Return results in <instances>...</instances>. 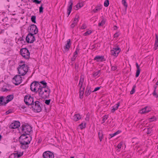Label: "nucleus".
I'll list each match as a JSON object with an SVG mask.
<instances>
[{"label": "nucleus", "mask_w": 158, "mask_h": 158, "mask_svg": "<svg viewBox=\"0 0 158 158\" xmlns=\"http://www.w3.org/2000/svg\"><path fill=\"white\" fill-rule=\"evenodd\" d=\"M31 140V137L30 135L22 134L20 136L19 141L21 145V148L23 149H26L28 147L29 144Z\"/></svg>", "instance_id": "1"}, {"label": "nucleus", "mask_w": 158, "mask_h": 158, "mask_svg": "<svg viewBox=\"0 0 158 158\" xmlns=\"http://www.w3.org/2000/svg\"><path fill=\"white\" fill-rule=\"evenodd\" d=\"M29 67L27 65L23 64L22 65H19L17 69L18 73L20 75H17L15 76L12 79H21L22 77L21 76L24 75L28 71Z\"/></svg>", "instance_id": "2"}, {"label": "nucleus", "mask_w": 158, "mask_h": 158, "mask_svg": "<svg viewBox=\"0 0 158 158\" xmlns=\"http://www.w3.org/2000/svg\"><path fill=\"white\" fill-rule=\"evenodd\" d=\"M50 90L48 88H41L38 93L39 96L43 98H49Z\"/></svg>", "instance_id": "3"}, {"label": "nucleus", "mask_w": 158, "mask_h": 158, "mask_svg": "<svg viewBox=\"0 0 158 158\" xmlns=\"http://www.w3.org/2000/svg\"><path fill=\"white\" fill-rule=\"evenodd\" d=\"M20 128L22 134L29 135L30 132L32 131L31 127L28 124H23Z\"/></svg>", "instance_id": "4"}, {"label": "nucleus", "mask_w": 158, "mask_h": 158, "mask_svg": "<svg viewBox=\"0 0 158 158\" xmlns=\"http://www.w3.org/2000/svg\"><path fill=\"white\" fill-rule=\"evenodd\" d=\"M30 88L31 90L35 92H39L41 86L39 81H34L31 84Z\"/></svg>", "instance_id": "5"}, {"label": "nucleus", "mask_w": 158, "mask_h": 158, "mask_svg": "<svg viewBox=\"0 0 158 158\" xmlns=\"http://www.w3.org/2000/svg\"><path fill=\"white\" fill-rule=\"evenodd\" d=\"M20 53L22 56L26 59H29L30 57V52L28 49L26 48H21Z\"/></svg>", "instance_id": "6"}, {"label": "nucleus", "mask_w": 158, "mask_h": 158, "mask_svg": "<svg viewBox=\"0 0 158 158\" xmlns=\"http://www.w3.org/2000/svg\"><path fill=\"white\" fill-rule=\"evenodd\" d=\"M24 101L26 105L28 106H32L34 103L33 97L29 95H26L25 96L24 98Z\"/></svg>", "instance_id": "7"}, {"label": "nucleus", "mask_w": 158, "mask_h": 158, "mask_svg": "<svg viewBox=\"0 0 158 158\" xmlns=\"http://www.w3.org/2000/svg\"><path fill=\"white\" fill-rule=\"evenodd\" d=\"M28 31L29 33L35 35L38 31V29L36 25L32 24L28 27Z\"/></svg>", "instance_id": "8"}, {"label": "nucleus", "mask_w": 158, "mask_h": 158, "mask_svg": "<svg viewBox=\"0 0 158 158\" xmlns=\"http://www.w3.org/2000/svg\"><path fill=\"white\" fill-rule=\"evenodd\" d=\"M41 103L39 101H36L35 102V104L32 106V107L34 109V111L36 112H39L41 111V108L40 106Z\"/></svg>", "instance_id": "9"}, {"label": "nucleus", "mask_w": 158, "mask_h": 158, "mask_svg": "<svg viewBox=\"0 0 158 158\" xmlns=\"http://www.w3.org/2000/svg\"><path fill=\"white\" fill-rule=\"evenodd\" d=\"M34 34L29 33L27 35L26 40L28 43H32L35 40V38L34 36Z\"/></svg>", "instance_id": "10"}, {"label": "nucleus", "mask_w": 158, "mask_h": 158, "mask_svg": "<svg viewBox=\"0 0 158 158\" xmlns=\"http://www.w3.org/2000/svg\"><path fill=\"white\" fill-rule=\"evenodd\" d=\"M121 51L120 48L118 47L113 48V49L110 50V54L115 56H117Z\"/></svg>", "instance_id": "11"}, {"label": "nucleus", "mask_w": 158, "mask_h": 158, "mask_svg": "<svg viewBox=\"0 0 158 158\" xmlns=\"http://www.w3.org/2000/svg\"><path fill=\"white\" fill-rule=\"evenodd\" d=\"M44 158H54L53 154L49 151H47L44 152L43 154Z\"/></svg>", "instance_id": "12"}, {"label": "nucleus", "mask_w": 158, "mask_h": 158, "mask_svg": "<svg viewBox=\"0 0 158 158\" xmlns=\"http://www.w3.org/2000/svg\"><path fill=\"white\" fill-rule=\"evenodd\" d=\"M20 125V123L18 121H15L10 126V128L11 129H16L19 127Z\"/></svg>", "instance_id": "13"}, {"label": "nucleus", "mask_w": 158, "mask_h": 158, "mask_svg": "<svg viewBox=\"0 0 158 158\" xmlns=\"http://www.w3.org/2000/svg\"><path fill=\"white\" fill-rule=\"evenodd\" d=\"M71 45V43L70 39H68L67 41V43L64 47V48L66 51L69 50Z\"/></svg>", "instance_id": "14"}, {"label": "nucleus", "mask_w": 158, "mask_h": 158, "mask_svg": "<svg viewBox=\"0 0 158 158\" xmlns=\"http://www.w3.org/2000/svg\"><path fill=\"white\" fill-rule=\"evenodd\" d=\"M94 60H96L97 62H102L105 61V59H104V57L103 56H97L94 58Z\"/></svg>", "instance_id": "15"}, {"label": "nucleus", "mask_w": 158, "mask_h": 158, "mask_svg": "<svg viewBox=\"0 0 158 158\" xmlns=\"http://www.w3.org/2000/svg\"><path fill=\"white\" fill-rule=\"evenodd\" d=\"M69 6L68 7V8L67 9V11H68V16L70 15L72 9V5L73 4V2L72 0H70L69 2Z\"/></svg>", "instance_id": "16"}, {"label": "nucleus", "mask_w": 158, "mask_h": 158, "mask_svg": "<svg viewBox=\"0 0 158 158\" xmlns=\"http://www.w3.org/2000/svg\"><path fill=\"white\" fill-rule=\"evenodd\" d=\"M6 104V101L4 100V98L3 96L0 97V106H5Z\"/></svg>", "instance_id": "17"}, {"label": "nucleus", "mask_w": 158, "mask_h": 158, "mask_svg": "<svg viewBox=\"0 0 158 158\" xmlns=\"http://www.w3.org/2000/svg\"><path fill=\"white\" fill-rule=\"evenodd\" d=\"M148 107H145L144 108L142 109L141 110L140 113L141 114H143L145 113H148L150 111V110H148Z\"/></svg>", "instance_id": "18"}, {"label": "nucleus", "mask_w": 158, "mask_h": 158, "mask_svg": "<svg viewBox=\"0 0 158 158\" xmlns=\"http://www.w3.org/2000/svg\"><path fill=\"white\" fill-rule=\"evenodd\" d=\"M14 96L13 95H8L6 97V104L8 103L9 102L11 101L13 98Z\"/></svg>", "instance_id": "19"}, {"label": "nucleus", "mask_w": 158, "mask_h": 158, "mask_svg": "<svg viewBox=\"0 0 158 158\" xmlns=\"http://www.w3.org/2000/svg\"><path fill=\"white\" fill-rule=\"evenodd\" d=\"M135 64H136V67L137 69L136 73V75H135V77H137L139 76V74H140V69H139V65L138 63L137 62H136V63Z\"/></svg>", "instance_id": "20"}, {"label": "nucleus", "mask_w": 158, "mask_h": 158, "mask_svg": "<svg viewBox=\"0 0 158 158\" xmlns=\"http://www.w3.org/2000/svg\"><path fill=\"white\" fill-rule=\"evenodd\" d=\"M22 80H12V82L16 85H18L22 82Z\"/></svg>", "instance_id": "21"}, {"label": "nucleus", "mask_w": 158, "mask_h": 158, "mask_svg": "<svg viewBox=\"0 0 158 158\" xmlns=\"http://www.w3.org/2000/svg\"><path fill=\"white\" fill-rule=\"evenodd\" d=\"M91 92V90L90 89V87L89 86H88L86 88V90L85 93V95L86 96H88L90 95Z\"/></svg>", "instance_id": "22"}, {"label": "nucleus", "mask_w": 158, "mask_h": 158, "mask_svg": "<svg viewBox=\"0 0 158 158\" xmlns=\"http://www.w3.org/2000/svg\"><path fill=\"white\" fill-rule=\"evenodd\" d=\"M81 116L79 114H75L73 116V119L75 121H77L81 118Z\"/></svg>", "instance_id": "23"}, {"label": "nucleus", "mask_w": 158, "mask_h": 158, "mask_svg": "<svg viewBox=\"0 0 158 158\" xmlns=\"http://www.w3.org/2000/svg\"><path fill=\"white\" fill-rule=\"evenodd\" d=\"M156 40L155 41V47H154V48L155 50H156L157 48V47H158V35L156 34Z\"/></svg>", "instance_id": "24"}, {"label": "nucleus", "mask_w": 158, "mask_h": 158, "mask_svg": "<svg viewBox=\"0 0 158 158\" xmlns=\"http://www.w3.org/2000/svg\"><path fill=\"white\" fill-rule=\"evenodd\" d=\"M98 137L100 139V141L101 142L102 139H103V134L102 132L101 131H99L98 132Z\"/></svg>", "instance_id": "25"}, {"label": "nucleus", "mask_w": 158, "mask_h": 158, "mask_svg": "<svg viewBox=\"0 0 158 158\" xmlns=\"http://www.w3.org/2000/svg\"><path fill=\"white\" fill-rule=\"evenodd\" d=\"M84 82V80H80L78 84L79 87L80 88H82L83 86L85 87V84L84 83L83 84Z\"/></svg>", "instance_id": "26"}, {"label": "nucleus", "mask_w": 158, "mask_h": 158, "mask_svg": "<svg viewBox=\"0 0 158 158\" xmlns=\"http://www.w3.org/2000/svg\"><path fill=\"white\" fill-rule=\"evenodd\" d=\"M40 83L43 85V86H41V88H47V84L44 81H40Z\"/></svg>", "instance_id": "27"}, {"label": "nucleus", "mask_w": 158, "mask_h": 158, "mask_svg": "<svg viewBox=\"0 0 158 158\" xmlns=\"http://www.w3.org/2000/svg\"><path fill=\"white\" fill-rule=\"evenodd\" d=\"M102 8L101 6H97L93 10V11L94 13H96L97 11L100 10Z\"/></svg>", "instance_id": "28"}, {"label": "nucleus", "mask_w": 158, "mask_h": 158, "mask_svg": "<svg viewBox=\"0 0 158 158\" xmlns=\"http://www.w3.org/2000/svg\"><path fill=\"white\" fill-rule=\"evenodd\" d=\"M121 131L120 130H118L116 132H115L114 134H110V138H112V137H114V136L119 134L120 133H121Z\"/></svg>", "instance_id": "29"}, {"label": "nucleus", "mask_w": 158, "mask_h": 158, "mask_svg": "<svg viewBox=\"0 0 158 158\" xmlns=\"http://www.w3.org/2000/svg\"><path fill=\"white\" fill-rule=\"evenodd\" d=\"M100 72H101L100 70H99L96 72H95L93 74V75L94 77H96L97 76H98V77L99 76L100 74Z\"/></svg>", "instance_id": "30"}, {"label": "nucleus", "mask_w": 158, "mask_h": 158, "mask_svg": "<svg viewBox=\"0 0 158 158\" xmlns=\"http://www.w3.org/2000/svg\"><path fill=\"white\" fill-rule=\"evenodd\" d=\"M122 3L123 5L125 6V10H127V4L126 2V0H122Z\"/></svg>", "instance_id": "31"}, {"label": "nucleus", "mask_w": 158, "mask_h": 158, "mask_svg": "<svg viewBox=\"0 0 158 158\" xmlns=\"http://www.w3.org/2000/svg\"><path fill=\"white\" fill-rule=\"evenodd\" d=\"M31 20L33 23H36V16L35 15H32L31 16Z\"/></svg>", "instance_id": "32"}, {"label": "nucleus", "mask_w": 158, "mask_h": 158, "mask_svg": "<svg viewBox=\"0 0 158 158\" xmlns=\"http://www.w3.org/2000/svg\"><path fill=\"white\" fill-rule=\"evenodd\" d=\"M79 50H80V49L79 48V47H78V46H77V48L76 49V51L74 53L73 55H74V56H76L77 55V54H78V52H79Z\"/></svg>", "instance_id": "33"}, {"label": "nucleus", "mask_w": 158, "mask_h": 158, "mask_svg": "<svg viewBox=\"0 0 158 158\" xmlns=\"http://www.w3.org/2000/svg\"><path fill=\"white\" fill-rule=\"evenodd\" d=\"M44 6L43 4H41V6L39 7V12L40 13H43V12L44 7L43 6Z\"/></svg>", "instance_id": "34"}, {"label": "nucleus", "mask_w": 158, "mask_h": 158, "mask_svg": "<svg viewBox=\"0 0 158 158\" xmlns=\"http://www.w3.org/2000/svg\"><path fill=\"white\" fill-rule=\"evenodd\" d=\"M85 123L83 124V123H82L79 125V127L81 129H82L85 127Z\"/></svg>", "instance_id": "35"}, {"label": "nucleus", "mask_w": 158, "mask_h": 158, "mask_svg": "<svg viewBox=\"0 0 158 158\" xmlns=\"http://www.w3.org/2000/svg\"><path fill=\"white\" fill-rule=\"evenodd\" d=\"M105 24V21L103 19L100 23H99L98 24V26L100 27L103 26Z\"/></svg>", "instance_id": "36"}, {"label": "nucleus", "mask_w": 158, "mask_h": 158, "mask_svg": "<svg viewBox=\"0 0 158 158\" xmlns=\"http://www.w3.org/2000/svg\"><path fill=\"white\" fill-rule=\"evenodd\" d=\"M109 4V0H106L104 2V6L105 7H107Z\"/></svg>", "instance_id": "37"}, {"label": "nucleus", "mask_w": 158, "mask_h": 158, "mask_svg": "<svg viewBox=\"0 0 158 158\" xmlns=\"http://www.w3.org/2000/svg\"><path fill=\"white\" fill-rule=\"evenodd\" d=\"M108 117V115H104L103 117H102V120L103 121V123H104L106 121V120L107 119Z\"/></svg>", "instance_id": "38"}, {"label": "nucleus", "mask_w": 158, "mask_h": 158, "mask_svg": "<svg viewBox=\"0 0 158 158\" xmlns=\"http://www.w3.org/2000/svg\"><path fill=\"white\" fill-rule=\"evenodd\" d=\"M136 87L135 85H134L132 88V90L130 92V94H133L135 92V88Z\"/></svg>", "instance_id": "39"}, {"label": "nucleus", "mask_w": 158, "mask_h": 158, "mask_svg": "<svg viewBox=\"0 0 158 158\" xmlns=\"http://www.w3.org/2000/svg\"><path fill=\"white\" fill-rule=\"evenodd\" d=\"M122 144L121 143H119L117 146V148L118 149H117V151L118 152L120 151V149L122 147Z\"/></svg>", "instance_id": "40"}, {"label": "nucleus", "mask_w": 158, "mask_h": 158, "mask_svg": "<svg viewBox=\"0 0 158 158\" xmlns=\"http://www.w3.org/2000/svg\"><path fill=\"white\" fill-rule=\"evenodd\" d=\"M92 33V31L91 30L87 31L85 32L84 33V35L85 36H86L88 35H90Z\"/></svg>", "instance_id": "41"}, {"label": "nucleus", "mask_w": 158, "mask_h": 158, "mask_svg": "<svg viewBox=\"0 0 158 158\" xmlns=\"http://www.w3.org/2000/svg\"><path fill=\"white\" fill-rule=\"evenodd\" d=\"M152 94L156 98L158 97V94L156 93V90H154L153 92L152 93Z\"/></svg>", "instance_id": "42"}, {"label": "nucleus", "mask_w": 158, "mask_h": 158, "mask_svg": "<svg viewBox=\"0 0 158 158\" xmlns=\"http://www.w3.org/2000/svg\"><path fill=\"white\" fill-rule=\"evenodd\" d=\"M32 1L33 2L37 4H39L41 2V1H39L38 0H33Z\"/></svg>", "instance_id": "43"}, {"label": "nucleus", "mask_w": 158, "mask_h": 158, "mask_svg": "<svg viewBox=\"0 0 158 158\" xmlns=\"http://www.w3.org/2000/svg\"><path fill=\"white\" fill-rule=\"evenodd\" d=\"M16 154H17V157L19 158L23 154V152H20L19 153L18 152L16 153Z\"/></svg>", "instance_id": "44"}, {"label": "nucleus", "mask_w": 158, "mask_h": 158, "mask_svg": "<svg viewBox=\"0 0 158 158\" xmlns=\"http://www.w3.org/2000/svg\"><path fill=\"white\" fill-rule=\"evenodd\" d=\"M119 105H120V103L118 102L114 107H115V110H117L118 108V107L119 106Z\"/></svg>", "instance_id": "45"}, {"label": "nucleus", "mask_w": 158, "mask_h": 158, "mask_svg": "<svg viewBox=\"0 0 158 158\" xmlns=\"http://www.w3.org/2000/svg\"><path fill=\"white\" fill-rule=\"evenodd\" d=\"M86 27H87V26H86V25L84 23L83 24L82 26H81V28L82 29H85L86 28Z\"/></svg>", "instance_id": "46"}, {"label": "nucleus", "mask_w": 158, "mask_h": 158, "mask_svg": "<svg viewBox=\"0 0 158 158\" xmlns=\"http://www.w3.org/2000/svg\"><path fill=\"white\" fill-rule=\"evenodd\" d=\"M119 35V34L118 32H116L114 35V38H117Z\"/></svg>", "instance_id": "47"}, {"label": "nucleus", "mask_w": 158, "mask_h": 158, "mask_svg": "<svg viewBox=\"0 0 158 158\" xmlns=\"http://www.w3.org/2000/svg\"><path fill=\"white\" fill-rule=\"evenodd\" d=\"M51 100H47L45 101V103H46L47 105H48L50 103V102Z\"/></svg>", "instance_id": "48"}, {"label": "nucleus", "mask_w": 158, "mask_h": 158, "mask_svg": "<svg viewBox=\"0 0 158 158\" xmlns=\"http://www.w3.org/2000/svg\"><path fill=\"white\" fill-rule=\"evenodd\" d=\"M84 94V93L82 91L81 92H80V95L79 97L80 98H82L83 96V95Z\"/></svg>", "instance_id": "49"}, {"label": "nucleus", "mask_w": 158, "mask_h": 158, "mask_svg": "<svg viewBox=\"0 0 158 158\" xmlns=\"http://www.w3.org/2000/svg\"><path fill=\"white\" fill-rule=\"evenodd\" d=\"M156 118L154 116L153 117L149 118L150 121V122H152L155 120H156Z\"/></svg>", "instance_id": "50"}, {"label": "nucleus", "mask_w": 158, "mask_h": 158, "mask_svg": "<svg viewBox=\"0 0 158 158\" xmlns=\"http://www.w3.org/2000/svg\"><path fill=\"white\" fill-rule=\"evenodd\" d=\"M85 87L83 86L82 88H80V92H81V91H82L84 93Z\"/></svg>", "instance_id": "51"}, {"label": "nucleus", "mask_w": 158, "mask_h": 158, "mask_svg": "<svg viewBox=\"0 0 158 158\" xmlns=\"http://www.w3.org/2000/svg\"><path fill=\"white\" fill-rule=\"evenodd\" d=\"M12 112V110H9L8 111H6V114H9L10 113H11Z\"/></svg>", "instance_id": "52"}, {"label": "nucleus", "mask_w": 158, "mask_h": 158, "mask_svg": "<svg viewBox=\"0 0 158 158\" xmlns=\"http://www.w3.org/2000/svg\"><path fill=\"white\" fill-rule=\"evenodd\" d=\"M79 18V16L78 15H76L75 16L74 19H75L76 20V21H77V22H78V20H78Z\"/></svg>", "instance_id": "53"}, {"label": "nucleus", "mask_w": 158, "mask_h": 158, "mask_svg": "<svg viewBox=\"0 0 158 158\" xmlns=\"http://www.w3.org/2000/svg\"><path fill=\"white\" fill-rule=\"evenodd\" d=\"M77 56V55L76 56H74V55H73V57L71 59V61H74Z\"/></svg>", "instance_id": "54"}, {"label": "nucleus", "mask_w": 158, "mask_h": 158, "mask_svg": "<svg viewBox=\"0 0 158 158\" xmlns=\"http://www.w3.org/2000/svg\"><path fill=\"white\" fill-rule=\"evenodd\" d=\"M117 68L115 66H112L111 67V69L113 70H115Z\"/></svg>", "instance_id": "55"}, {"label": "nucleus", "mask_w": 158, "mask_h": 158, "mask_svg": "<svg viewBox=\"0 0 158 158\" xmlns=\"http://www.w3.org/2000/svg\"><path fill=\"white\" fill-rule=\"evenodd\" d=\"M100 87H97L95 88L93 92H94L96 91L97 90H98L100 89Z\"/></svg>", "instance_id": "56"}, {"label": "nucleus", "mask_w": 158, "mask_h": 158, "mask_svg": "<svg viewBox=\"0 0 158 158\" xmlns=\"http://www.w3.org/2000/svg\"><path fill=\"white\" fill-rule=\"evenodd\" d=\"M76 7L78 9V8L79 7V8H81V6L80 5V3H78L76 5Z\"/></svg>", "instance_id": "57"}, {"label": "nucleus", "mask_w": 158, "mask_h": 158, "mask_svg": "<svg viewBox=\"0 0 158 158\" xmlns=\"http://www.w3.org/2000/svg\"><path fill=\"white\" fill-rule=\"evenodd\" d=\"M112 109L111 110V112L112 113H114L116 110L114 107H112Z\"/></svg>", "instance_id": "58"}, {"label": "nucleus", "mask_w": 158, "mask_h": 158, "mask_svg": "<svg viewBox=\"0 0 158 158\" xmlns=\"http://www.w3.org/2000/svg\"><path fill=\"white\" fill-rule=\"evenodd\" d=\"M8 90V89L6 88H2V91L3 92H6Z\"/></svg>", "instance_id": "59"}, {"label": "nucleus", "mask_w": 158, "mask_h": 158, "mask_svg": "<svg viewBox=\"0 0 158 158\" xmlns=\"http://www.w3.org/2000/svg\"><path fill=\"white\" fill-rule=\"evenodd\" d=\"M24 40L22 37H20L19 39H18V41H24Z\"/></svg>", "instance_id": "60"}, {"label": "nucleus", "mask_w": 158, "mask_h": 158, "mask_svg": "<svg viewBox=\"0 0 158 158\" xmlns=\"http://www.w3.org/2000/svg\"><path fill=\"white\" fill-rule=\"evenodd\" d=\"M76 21H76L75 19H74L73 21V23H74V24L75 25H77L78 22Z\"/></svg>", "instance_id": "61"}, {"label": "nucleus", "mask_w": 158, "mask_h": 158, "mask_svg": "<svg viewBox=\"0 0 158 158\" xmlns=\"http://www.w3.org/2000/svg\"><path fill=\"white\" fill-rule=\"evenodd\" d=\"M75 25L74 23H72L71 25V27L72 28H73Z\"/></svg>", "instance_id": "62"}, {"label": "nucleus", "mask_w": 158, "mask_h": 158, "mask_svg": "<svg viewBox=\"0 0 158 158\" xmlns=\"http://www.w3.org/2000/svg\"><path fill=\"white\" fill-rule=\"evenodd\" d=\"M151 133V131H150V130H149V129L148 128V132H147V134H150V133Z\"/></svg>", "instance_id": "63"}, {"label": "nucleus", "mask_w": 158, "mask_h": 158, "mask_svg": "<svg viewBox=\"0 0 158 158\" xmlns=\"http://www.w3.org/2000/svg\"><path fill=\"white\" fill-rule=\"evenodd\" d=\"M92 49L95 48L96 47L95 44H94L92 46Z\"/></svg>", "instance_id": "64"}]
</instances>
